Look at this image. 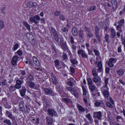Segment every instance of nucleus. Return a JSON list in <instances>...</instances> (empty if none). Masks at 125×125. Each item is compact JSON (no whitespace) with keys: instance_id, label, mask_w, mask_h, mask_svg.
Here are the masks:
<instances>
[{"instance_id":"1","label":"nucleus","mask_w":125,"mask_h":125,"mask_svg":"<svg viewBox=\"0 0 125 125\" xmlns=\"http://www.w3.org/2000/svg\"><path fill=\"white\" fill-rule=\"evenodd\" d=\"M95 64L96 65V68H94L92 71V74L93 77H98V72L101 73L103 71V66H102V62H95Z\"/></svg>"},{"instance_id":"2","label":"nucleus","mask_w":125,"mask_h":125,"mask_svg":"<svg viewBox=\"0 0 125 125\" xmlns=\"http://www.w3.org/2000/svg\"><path fill=\"white\" fill-rule=\"evenodd\" d=\"M29 20L30 22H32V23H35V24H38V23L40 22L38 21H40L41 20V17L39 15H37L33 17H30L29 18Z\"/></svg>"},{"instance_id":"3","label":"nucleus","mask_w":125,"mask_h":125,"mask_svg":"<svg viewBox=\"0 0 125 125\" xmlns=\"http://www.w3.org/2000/svg\"><path fill=\"white\" fill-rule=\"evenodd\" d=\"M102 91L103 94V96H104V98L109 100V96H110L109 93V88L102 87Z\"/></svg>"},{"instance_id":"4","label":"nucleus","mask_w":125,"mask_h":125,"mask_svg":"<svg viewBox=\"0 0 125 125\" xmlns=\"http://www.w3.org/2000/svg\"><path fill=\"white\" fill-rule=\"evenodd\" d=\"M51 30L56 42H59V35H58L57 31H56V30L54 28L51 27Z\"/></svg>"},{"instance_id":"5","label":"nucleus","mask_w":125,"mask_h":125,"mask_svg":"<svg viewBox=\"0 0 125 125\" xmlns=\"http://www.w3.org/2000/svg\"><path fill=\"white\" fill-rule=\"evenodd\" d=\"M47 114L50 117H58V114H57V112L56 110L53 108L49 109L47 110Z\"/></svg>"},{"instance_id":"6","label":"nucleus","mask_w":125,"mask_h":125,"mask_svg":"<svg viewBox=\"0 0 125 125\" xmlns=\"http://www.w3.org/2000/svg\"><path fill=\"white\" fill-rule=\"evenodd\" d=\"M43 90L45 95H52V96H54L55 95V93H54L53 91H52L51 89L48 88H44Z\"/></svg>"},{"instance_id":"7","label":"nucleus","mask_w":125,"mask_h":125,"mask_svg":"<svg viewBox=\"0 0 125 125\" xmlns=\"http://www.w3.org/2000/svg\"><path fill=\"white\" fill-rule=\"evenodd\" d=\"M117 62V59L116 58H110L109 61L107 62V64L110 68H112L115 66V63Z\"/></svg>"},{"instance_id":"8","label":"nucleus","mask_w":125,"mask_h":125,"mask_svg":"<svg viewBox=\"0 0 125 125\" xmlns=\"http://www.w3.org/2000/svg\"><path fill=\"white\" fill-rule=\"evenodd\" d=\"M78 55H82V58L88 59V55L83 50H79L78 51Z\"/></svg>"},{"instance_id":"9","label":"nucleus","mask_w":125,"mask_h":125,"mask_svg":"<svg viewBox=\"0 0 125 125\" xmlns=\"http://www.w3.org/2000/svg\"><path fill=\"white\" fill-rule=\"evenodd\" d=\"M93 117L94 119H98L100 120H102V112L101 111L95 112L93 113Z\"/></svg>"},{"instance_id":"10","label":"nucleus","mask_w":125,"mask_h":125,"mask_svg":"<svg viewBox=\"0 0 125 125\" xmlns=\"http://www.w3.org/2000/svg\"><path fill=\"white\" fill-rule=\"evenodd\" d=\"M25 102L23 100V99H21L19 103V108L21 112H25V106H24V103Z\"/></svg>"},{"instance_id":"11","label":"nucleus","mask_w":125,"mask_h":125,"mask_svg":"<svg viewBox=\"0 0 125 125\" xmlns=\"http://www.w3.org/2000/svg\"><path fill=\"white\" fill-rule=\"evenodd\" d=\"M95 35L98 42H101V38H100V35L99 34V27L97 26H95Z\"/></svg>"},{"instance_id":"12","label":"nucleus","mask_w":125,"mask_h":125,"mask_svg":"<svg viewBox=\"0 0 125 125\" xmlns=\"http://www.w3.org/2000/svg\"><path fill=\"white\" fill-rule=\"evenodd\" d=\"M1 104L2 105H4V107L7 108V109H10L11 108V105L8 104L7 100L6 99H2V101H1Z\"/></svg>"},{"instance_id":"13","label":"nucleus","mask_w":125,"mask_h":125,"mask_svg":"<svg viewBox=\"0 0 125 125\" xmlns=\"http://www.w3.org/2000/svg\"><path fill=\"white\" fill-rule=\"evenodd\" d=\"M22 83H23V81L18 79L16 81V84L15 85V86L16 87V89H20V88L22 87V86H21Z\"/></svg>"},{"instance_id":"14","label":"nucleus","mask_w":125,"mask_h":125,"mask_svg":"<svg viewBox=\"0 0 125 125\" xmlns=\"http://www.w3.org/2000/svg\"><path fill=\"white\" fill-rule=\"evenodd\" d=\"M17 61H18V56H15L13 57L11 62L12 66H15V65H17Z\"/></svg>"},{"instance_id":"15","label":"nucleus","mask_w":125,"mask_h":125,"mask_svg":"<svg viewBox=\"0 0 125 125\" xmlns=\"http://www.w3.org/2000/svg\"><path fill=\"white\" fill-rule=\"evenodd\" d=\"M26 83L27 84H28L29 87H30V88H34L35 89H38V88L35 87L36 86V84H35V83L30 81V82H26Z\"/></svg>"},{"instance_id":"16","label":"nucleus","mask_w":125,"mask_h":125,"mask_svg":"<svg viewBox=\"0 0 125 125\" xmlns=\"http://www.w3.org/2000/svg\"><path fill=\"white\" fill-rule=\"evenodd\" d=\"M96 107H103L104 106V102L102 100L98 101L95 103Z\"/></svg>"},{"instance_id":"17","label":"nucleus","mask_w":125,"mask_h":125,"mask_svg":"<svg viewBox=\"0 0 125 125\" xmlns=\"http://www.w3.org/2000/svg\"><path fill=\"white\" fill-rule=\"evenodd\" d=\"M47 125H52L53 123V119L49 116H47L46 118Z\"/></svg>"},{"instance_id":"18","label":"nucleus","mask_w":125,"mask_h":125,"mask_svg":"<svg viewBox=\"0 0 125 125\" xmlns=\"http://www.w3.org/2000/svg\"><path fill=\"white\" fill-rule=\"evenodd\" d=\"M33 63L36 65V66H41V63H40V61L38 60L37 57L34 56L33 57Z\"/></svg>"},{"instance_id":"19","label":"nucleus","mask_w":125,"mask_h":125,"mask_svg":"<svg viewBox=\"0 0 125 125\" xmlns=\"http://www.w3.org/2000/svg\"><path fill=\"white\" fill-rule=\"evenodd\" d=\"M51 79H52V83L54 84H57V83H58L57 78L56 77V76H55V75L52 74Z\"/></svg>"},{"instance_id":"20","label":"nucleus","mask_w":125,"mask_h":125,"mask_svg":"<svg viewBox=\"0 0 125 125\" xmlns=\"http://www.w3.org/2000/svg\"><path fill=\"white\" fill-rule=\"evenodd\" d=\"M110 31L112 39H115L116 38V30L114 28H110Z\"/></svg>"},{"instance_id":"21","label":"nucleus","mask_w":125,"mask_h":125,"mask_svg":"<svg viewBox=\"0 0 125 125\" xmlns=\"http://www.w3.org/2000/svg\"><path fill=\"white\" fill-rule=\"evenodd\" d=\"M85 117L87 119H88L89 121L90 124H92L93 123V119H92V116L90 115V113H88L85 115Z\"/></svg>"},{"instance_id":"22","label":"nucleus","mask_w":125,"mask_h":125,"mask_svg":"<svg viewBox=\"0 0 125 125\" xmlns=\"http://www.w3.org/2000/svg\"><path fill=\"white\" fill-rule=\"evenodd\" d=\"M116 73L119 77H123L125 75V70L124 69H120L116 71Z\"/></svg>"},{"instance_id":"23","label":"nucleus","mask_w":125,"mask_h":125,"mask_svg":"<svg viewBox=\"0 0 125 125\" xmlns=\"http://www.w3.org/2000/svg\"><path fill=\"white\" fill-rule=\"evenodd\" d=\"M19 72H20V74L21 75L20 79L21 80V81H23V80L25 79V77H24V76L26 75V71L25 70H20Z\"/></svg>"},{"instance_id":"24","label":"nucleus","mask_w":125,"mask_h":125,"mask_svg":"<svg viewBox=\"0 0 125 125\" xmlns=\"http://www.w3.org/2000/svg\"><path fill=\"white\" fill-rule=\"evenodd\" d=\"M89 89L90 90V92H92V93H93V92H94V90L96 89V86H95V85L94 84L90 85L89 86Z\"/></svg>"},{"instance_id":"25","label":"nucleus","mask_w":125,"mask_h":125,"mask_svg":"<svg viewBox=\"0 0 125 125\" xmlns=\"http://www.w3.org/2000/svg\"><path fill=\"white\" fill-rule=\"evenodd\" d=\"M77 107L80 112H85V108L83 107L82 105L78 104Z\"/></svg>"},{"instance_id":"26","label":"nucleus","mask_w":125,"mask_h":125,"mask_svg":"<svg viewBox=\"0 0 125 125\" xmlns=\"http://www.w3.org/2000/svg\"><path fill=\"white\" fill-rule=\"evenodd\" d=\"M22 23L24 26L26 27L27 30H28V31H31V26L30 25V24H29L28 22H26V21H23Z\"/></svg>"},{"instance_id":"27","label":"nucleus","mask_w":125,"mask_h":125,"mask_svg":"<svg viewBox=\"0 0 125 125\" xmlns=\"http://www.w3.org/2000/svg\"><path fill=\"white\" fill-rule=\"evenodd\" d=\"M99 80H100V77L99 76L94 77L92 78V81L96 84H97V83H99Z\"/></svg>"},{"instance_id":"28","label":"nucleus","mask_w":125,"mask_h":125,"mask_svg":"<svg viewBox=\"0 0 125 125\" xmlns=\"http://www.w3.org/2000/svg\"><path fill=\"white\" fill-rule=\"evenodd\" d=\"M20 92L21 96L23 97V96H25L26 93V89L25 88H22L21 90H20Z\"/></svg>"},{"instance_id":"29","label":"nucleus","mask_w":125,"mask_h":125,"mask_svg":"<svg viewBox=\"0 0 125 125\" xmlns=\"http://www.w3.org/2000/svg\"><path fill=\"white\" fill-rule=\"evenodd\" d=\"M16 90V87L15 86L11 85L9 88V92H14Z\"/></svg>"},{"instance_id":"30","label":"nucleus","mask_w":125,"mask_h":125,"mask_svg":"<svg viewBox=\"0 0 125 125\" xmlns=\"http://www.w3.org/2000/svg\"><path fill=\"white\" fill-rule=\"evenodd\" d=\"M72 33L73 36H74V37H77V36H78V31H77V28H72Z\"/></svg>"},{"instance_id":"31","label":"nucleus","mask_w":125,"mask_h":125,"mask_svg":"<svg viewBox=\"0 0 125 125\" xmlns=\"http://www.w3.org/2000/svg\"><path fill=\"white\" fill-rule=\"evenodd\" d=\"M61 48L64 51H65V50H69V48L68 47V46H67V44H66L65 43H62V45L61 46Z\"/></svg>"},{"instance_id":"32","label":"nucleus","mask_w":125,"mask_h":125,"mask_svg":"<svg viewBox=\"0 0 125 125\" xmlns=\"http://www.w3.org/2000/svg\"><path fill=\"white\" fill-rule=\"evenodd\" d=\"M72 94H73L76 98H78L79 97V93L78 92V91L76 89L73 90V93H72Z\"/></svg>"},{"instance_id":"33","label":"nucleus","mask_w":125,"mask_h":125,"mask_svg":"<svg viewBox=\"0 0 125 125\" xmlns=\"http://www.w3.org/2000/svg\"><path fill=\"white\" fill-rule=\"evenodd\" d=\"M62 102L64 103H69V102H71V99L68 98H62Z\"/></svg>"},{"instance_id":"34","label":"nucleus","mask_w":125,"mask_h":125,"mask_svg":"<svg viewBox=\"0 0 125 125\" xmlns=\"http://www.w3.org/2000/svg\"><path fill=\"white\" fill-rule=\"evenodd\" d=\"M70 61L72 64H73L72 66L74 67H76V65H77L78 63V62L77 61V60L76 59L70 60Z\"/></svg>"},{"instance_id":"35","label":"nucleus","mask_w":125,"mask_h":125,"mask_svg":"<svg viewBox=\"0 0 125 125\" xmlns=\"http://www.w3.org/2000/svg\"><path fill=\"white\" fill-rule=\"evenodd\" d=\"M114 104H110V102H108L106 103V105L108 108H110V109H114Z\"/></svg>"},{"instance_id":"36","label":"nucleus","mask_w":125,"mask_h":125,"mask_svg":"<svg viewBox=\"0 0 125 125\" xmlns=\"http://www.w3.org/2000/svg\"><path fill=\"white\" fill-rule=\"evenodd\" d=\"M79 36L81 39H83V38H84V33L83 30H80Z\"/></svg>"},{"instance_id":"37","label":"nucleus","mask_w":125,"mask_h":125,"mask_svg":"<svg viewBox=\"0 0 125 125\" xmlns=\"http://www.w3.org/2000/svg\"><path fill=\"white\" fill-rule=\"evenodd\" d=\"M109 82V79L108 78H104V83H105V85L104 87V88H106V87H108V83Z\"/></svg>"},{"instance_id":"38","label":"nucleus","mask_w":125,"mask_h":125,"mask_svg":"<svg viewBox=\"0 0 125 125\" xmlns=\"http://www.w3.org/2000/svg\"><path fill=\"white\" fill-rule=\"evenodd\" d=\"M104 40V42H105L110 43V40H109V35L108 34H106L105 35Z\"/></svg>"},{"instance_id":"39","label":"nucleus","mask_w":125,"mask_h":125,"mask_svg":"<svg viewBox=\"0 0 125 125\" xmlns=\"http://www.w3.org/2000/svg\"><path fill=\"white\" fill-rule=\"evenodd\" d=\"M34 81V77L32 75H30L27 78L26 82H33Z\"/></svg>"},{"instance_id":"40","label":"nucleus","mask_w":125,"mask_h":125,"mask_svg":"<svg viewBox=\"0 0 125 125\" xmlns=\"http://www.w3.org/2000/svg\"><path fill=\"white\" fill-rule=\"evenodd\" d=\"M87 80V83H88V86L89 85L94 84L93 82H92L93 80L92 79H91V78H88Z\"/></svg>"},{"instance_id":"41","label":"nucleus","mask_w":125,"mask_h":125,"mask_svg":"<svg viewBox=\"0 0 125 125\" xmlns=\"http://www.w3.org/2000/svg\"><path fill=\"white\" fill-rule=\"evenodd\" d=\"M3 123L4 124H7L8 125H11V121L10 120L6 119L4 120H3Z\"/></svg>"},{"instance_id":"42","label":"nucleus","mask_w":125,"mask_h":125,"mask_svg":"<svg viewBox=\"0 0 125 125\" xmlns=\"http://www.w3.org/2000/svg\"><path fill=\"white\" fill-rule=\"evenodd\" d=\"M4 28V22L1 20H0V31Z\"/></svg>"},{"instance_id":"43","label":"nucleus","mask_w":125,"mask_h":125,"mask_svg":"<svg viewBox=\"0 0 125 125\" xmlns=\"http://www.w3.org/2000/svg\"><path fill=\"white\" fill-rule=\"evenodd\" d=\"M122 27H123L122 25H121V24H118L116 26V30H117V31H119L120 33H122V32H123V30H122Z\"/></svg>"},{"instance_id":"44","label":"nucleus","mask_w":125,"mask_h":125,"mask_svg":"<svg viewBox=\"0 0 125 125\" xmlns=\"http://www.w3.org/2000/svg\"><path fill=\"white\" fill-rule=\"evenodd\" d=\"M65 89H66L67 90H68V91H70L71 93H73V91H74V88L72 87L67 86L65 87Z\"/></svg>"},{"instance_id":"45","label":"nucleus","mask_w":125,"mask_h":125,"mask_svg":"<svg viewBox=\"0 0 125 125\" xmlns=\"http://www.w3.org/2000/svg\"><path fill=\"white\" fill-rule=\"evenodd\" d=\"M117 23L119 25H121V26H124V24H125V20H121L120 21H117Z\"/></svg>"},{"instance_id":"46","label":"nucleus","mask_w":125,"mask_h":125,"mask_svg":"<svg viewBox=\"0 0 125 125\" xmlns=\"http://www.w3.org/2000/svg\"><path fill=\"white\" fill-rule=\"evenodd\" d=\"M19 47V44L16 43L14 47L12 48L13 51H15V50H17V49Z\"/></svg>"},{"instance_id":"47","label":"nucleus","mask_w":125,"mask_h":125,"mask_svg":"<svg viewBox=\"0 0 125 125\" xmlns=\"http://www.w3.org/2000/svg\"><path fill=\"white\" fill-rule=\"evenodd\" d=\"M96 91H97V92H95V93H92V95L93 97H94L95 96H97V97L100 96V93L98 92V90H96Z\"/></svg>"},{"instance_id":"48","label":"nucleus","mask_w":125,"mask_h":125,"mask_svg":"<svg viewBox=\"0 0 125 125\" xmlns=\"http://www.w3.org/2000/svg\"><path fill=\"white\" fill-rule=\"evenodd\" d=\"M94 10H96V6H90L88 9V11H93Z\"/></svg>"},{"instance_id":"49","label":"nucleus","mask_w":125,"mask_h":125,"mask_svg":"<svg viewBox=\"0 0 125 125\" xmlns=\"http://www.w3.org/2000/svg\"><path fill=\"white\" fill-rule=\"evenodd\" d=\"M26 5L27 7H32V6H34V3L32 2H28Z\"/></svg>"},{"instance_id":"50","label":"nucleus","mask_w":125,"mask_h":125,"mask_svg":"<svg viewBox=\"0 0 125 125\" xmlns=\"http://www.w3.org/2000/svg\"><path fill=\"white\" fill-rule=\"evenodd\" d=\"M82 89L83 91V95H86V89L85 86H82Z\"/></svg>"},{"instance_id":"51","label":"nucleus","mask_w":125,"mask_h":125,"mask_svg":"<svg viewBox=\"0 0 125 125\" xmlns=\"http://www.w3.org/2000/svg\"><path fill=\"white\" fill-rule=\"evenodd\" d=\"M93 52H94L96 56H99V55H100V53L99 51L95 49H94Z\"/></svg>"},{"instance_id":"52","label":"nucleus","mask_w":125,"mask_h":125,"mask_svg":"<svg viewBox=\"0 0 125 125\" xmlns=\"http://www.w3.org/2000/svg\"><path fill=\"white\" fill-rule=\"evenodd\" d=\"M54 63L55 64V67H58L60 64V62H59V60H56L54 61Z\"/></svg>"},{"instance_id":"53","label":"nucleus","mask_w":125,"mask_h":125,"mask_svg":"<svg viewBox=\"0 0 125 125\" xmlns=\"http://www.w3.org/2000/svg\"><path fill=\"white\" fill-rule=\"evenodd\" d=\"M60 19L62 20V21H65L66 20V18H65V17L62 14L60 15Z\"/></svg>"},{"instance_id":"54","label":"nucleus","mask_w":125,"mask_h":125,"mask_svg":"<svg viewBox=\"0 0 125 125\" xmlns=\"http://www.w3.org/2000/svg\"><path fill=\"white\" fill-rule=\"evenodd\" d=\"M71 48L73 51H76L77 50V46L75 45V44H72L71 45Z\"/></svg>"},{"instance_id":"55","label":"nucleus","mask_w":125,"mask_h":125,"mask_svg":"<svg viewBox=\"0 0 125 125\" xmlns=\"http://www.w3.org/2000/svg\"><path fill=\"white\" fill-rule=\"evenodd\" d=\"M70 42L71 44H74L75 43V41H74V37L72 36L70 37Z\"/></svg>"},{"instance_id":"56","label":"nucleus","mask_w":125,"mask_h":125,"mask_svg":"<svg viewBox=\"0 0 125 125\" xmlns=\"http://www.w3.org/2000/svg\"><path fill=\"white\" fill-rule=\"evenodd\" d=\"M98 25L100 29H102L103 28V23H102V22L101 21L99 22Z\"/></svg>"},{"instance_id":"57","label":"nucleus","mask_w":125,"mask_h":125,"mask_svg":"<svg viewBox=\"0 0 125 125\" xmlns=\"http://www.w3.org/2000/svg\"><path fill=\"white\" fill-rule=\"evenodd\" d=\"M60 14H61V13L59 11H56L54 13L55 16H57V17L59 16V15H60Z\"/></svg>"},{"instance_id":"58","label":"nucleus","mask_w":125,"mask_h":125,"mask_svg":"<svg viewBox=\"0 0 125 125\" xmlns=\"http://www.w3.org/2000/svg\"><path fill=\"white\" fill-rule=\"evenodd\" d=\"M17 54H18V55H20V56H22V55L23 54V52L22 51V50H19L17 52Z\"/></svg>"},{"instance_id":"59","label":"nucleus","mask_w":125,"mask_h":125,"mask_svg":"<svg viewBox=\"0 0 125 125\" xmlns=\"http://www.w3.org/2000/svg\"><path fill=\"white\" fill-rule=\"evenodd\" d=\"M8 118H9V119H11V120H14V119H15V118L14 117V116L12 114V113H11V114L8 116Z\"/></svg>"},{"instance_id":"60","label":"nucleus","mask_w":125,"mask_h":125,"mask_svg":"<svg viewBox=\"0 0 125 125\" xmlns=\"http://www.w3.org/2000/svg\"><path fill=\"white\" fill-rule=\"evenodd\" d=\"M67 85H69V86H73V84H74V83L70 81H69L67 83Z\"/></svg>"},{"instance_id":"61","label":"nucleus","mask_w":125,"mask_h":125,"mask_svg":"<svg viewBox=\"0 0 125 125\" xmlns=\"http://www.w3.org/2000/svg\"><path fill=\"white\" fill-rule=\"evenodd\" d=\"M62 59L63 60H66L68 59V56L66 54H63L62 55Z\"/></svg>"},{"instance_id":"62","label":"nucleus","mask_w":125,"mask_h":125,"mask_svg":"<svg viewBox=\"0 0 125 125\" xmlns=\"http://www.w3.org/2000/svg\"><path fill=\"white\" fill-rule=\"evenodd\" d=\"M62 31L64 32V33H66V32H68V28L67 27H62Z\"/></svg>"},{"instance_id":"63","label":"nucleus","mask_w":125,"mask_h":125,"mask_svg":"<svg viewBox=\"0 0 125 125\" xmlns=\"http://www.w3.org/2000/svg\"><path fill=\"white\" fill-rule=\"evenodd\" d=\"M105 71L106 74H109V73H110V68L106 67Z\"/></svg>"},{"instance_id":"64","label":"nucleus","mask_w":125,"mask_h":125,"mask_svg":"<svg viewBox=\"0 0 125 125\" xmlns=\"http://www.w3.org/2000/svg\"><path fill=\"white\" fill-rule=\"evenodd\" d=\"M70 72H71V73H72V74H74V73H75V69H74V67H70Z\"/></svg>"}]
</instances>
